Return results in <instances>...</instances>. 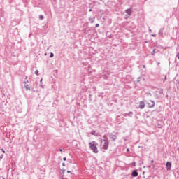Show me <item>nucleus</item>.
<instances>
[{"label": "nucleus", "mask_w": 179, "mask_h": 179, "mask_svg": "<svg viewBox=\"0 0 179 179\" xmlns=\"http://www.w3.org/2000/svg\"><path fill=\"white\" fill-rule=\"evenodd\" d=\"M125 12L127 13V15H129V16H131V13H132V10H131V8H128L127 10H125Z\"/></svg>", "instance_id": "10"}, {"label": "nucleus", "mask_w": 179, "mask_h": 179, "mask_svg": "<svg viewBox=\"0 0 179 179\" xmlns=\"http://www.w3.org/2000/svg\"><path fill=\"white\" fill-rule=\"evenodd\" d=\"M103 144L102 145V148L104 149V150H107L108 149V146L110 145V143L108 142V138H107V136L104 135L103 136Z\"/></svg>", "instance_id": "1"}, {"label": "nucleus", "mask_w": 179, "mask_h": 179, "mask_svg": "<svg viewBox=\"0 0 179 179\" xmlns=\"http://www.w3.org/2000/svg\"><path fill=\"white\" fill-rule=\"evenodd\" d=\"M39 19L41 20H43V19H44V15H39Z\"/></svg>", "instance_id": "13"}, {"label": "nucleus", "mask_w": 179, "mask_h": 179, "mask_svg": "<svg viewBox=\"0 0 179 179\" xmlns=\"http://www.w3.org/2000/svg\"><path fill=\"white\" fill-rule=\"evenodd\" d=\"M134 114V113L132 111L129 112V113H125L124 117H127V115H128V117H132V115Z\"/></svg>", "instance_id": "11"}, {"label": "nucleus", "mask_w": 179, "mask_h": 179, "mask_svg": "<svg viewBox=\"0 0 179 179\" xmlns=\"http://www.w3.org/2000/svg\"><path fill=\"white\" fill-rule=\"evenodd\" d=\"M63 160H64V162H66V157H64V158H63Z\"/></svg>", "instance_id": "24"}, {"label": "nucleus", "mask_w": 179, "mask_h": 179, "mask_svg": "<svg viewBox=\"0 0 179 179\" xmlns=\"http://www.w3.org/2000/svg\"><path fill=\"white\" fill-rule=\"evenodd\" d=\"M152 37H156V34H152Z\"/></svg>", "instance_id": "26"}, {"label": "nucleus", "mask_w": 179, "mask_h": 179, "mask_svg": "<svg viewBox=\"0 0 179 179\" xmlns=\"http://www.w3.org/2000/svg\"><path fill=\"white\" fill-rule=\"evenodd\" d=\"M101 142L103 143V140H101Z\"/></svg>", "instance_id": "33"}, {"label": "nucleus", "mask_w": 179, "mask_h": 179, "mask_svg": "<svg viewBox=\"0 0 179 179\" xmlns=\"http://www.w3.org/2000/svg\"><path fill=\"white\" fill-rule=\"evenodd\" d=\"M90 148L94 153H99V150L97 149V143H95L94 141L90 142L89 143Z\"/></svg>", "instance_id": "2"}, {"label": "nucleus", "mask_w": 179, "mask_h": 179, "mask_svg": "<svg viewBox=\"0 0 179 179\" xmlns=\"http://www.w3.org/2000/svg\"><path fill=\"white\" fill-rule=\"evenodd\" d=\"M150 31H152V29H150Z\"/></svg>", "instance_id": "34"}, {"label": "nucleus", "mask_w": 179, "mask_h": 179, "mask_svg": "<svg viewBox=\"0 0 179 179\" xmlns=\"http://www.w3.org/2000/svg\"><path fill=\"white\" fill-rule=\"evenodd\" d=\"M67 173H71V171H67Z\"/></svg>", "instance_id": "32"}, {"label": "nucleus", "mask_w": 179, "mask_h": 179, "mask_svg": "<svg viewBox=\"0 0 179 179\" xmlns=\"http://www.w3.org/2000/svg\"><path fill=\"white\" fill-rule=\"evenodd\" d=\"M35 75H37V76H38V70L35 71Z\"/></svg>", "instance_id": "17"}, {"label": "nucleus", "mask_w": 179, "mask_h": 179, "mask_svg": "<svg viewBox=\"0 0 179 179\" xmlns=\"http://www.w3.org/2000/svg\"><path fill=\"white\" fill-rule=\"evenodd\" d=\"M109 138H110V139H112L113 141H117V135H114L113 133L110 134Z\"/></svg>", "instance_id": "5"}, {"label": "nucleus", "mask_w": 179, "mask_h": 179, "mask_svg": "<svg viewBox=\"0 0 179 179\" xmlns=\"http://www.w3.org/2000/svg\"><path fill=\"white\" fill-rule=\"evenodd\" d=\"M163 31H164V28H161L158 33V34L160 37L163 36Z\"/></svg>", "instance_id": "9"}, {"label": "nucleus", "mask_w": 179, "mask_h": 179, "mask_svg": "<svg viewBox=\"0 0 179 179\" xmlns=\"http://www.w3.org/2000/svg\"><path fill=\"white\" fill-rule=\"evenodd\" d=\"M153 52H155V49L153 50Z\"/></svg>", "instance_id": "35"}, {"label": "nucleus", "mask_w": 179, "mask_h": 179, "mask_svg": "<svg viewBox=\"0 0 179 179\" xmlns=\"http://www.w3.org/2000/svg\"><path fill=\"white\" fill-rule=\"evenodd\" d=\"M147 179H150V178H148Z\"/></svg>", "instance_id": "40"}, {"label": "nucleus", "mask_w": 179, "mask_h": 179, "mask_svg": "<svg viewBox=\"0 0 179 179\" xmlns=\"http://www.w3.org/2000/svg\"><path fill=\"white\" fill-rule=\"evenodd\" d=\"M137 82H141V78H138Z\"/></svg>", "instance_id": "23"}, {"label": "nucleus", "mask_w": 179, "mask_h": 179, "mask_svg": "<svg viewBox=\"0 0 179 179\" xmlns=\"http://www.w3.org/2000/svg\"><path fill=\"white\" fill-rule=\"evenodd\" d=\"M94 133H92V135H94Z\"/></svg>", "instance_id": "38"}, {"label": "nucleus", "mask_w": 179, "mask_h": 179, "mask_svg": "<svg viewBox=\"0 0 179 179\" xmlns=\"http://www.w3.org/2000/svg\"><path fill=\"white\" fill-rule=\"evenodd\" d=\"M159 94H163V89H160L159 90Z\"/></svg>", "instance_id": "14"}, {"label": "nucleus", "mask_w": 179, "mask_h": 179, "mask_svg": "<svg viewBox=\"0 0 179 179\" xmlns=\"http://www.w3.org/2000/svg\"><path fill=\"white\" fill-rule=\"evenodd\" d=\"M132 177H138V170H134L131 173Z\"/></svg>", "instance_id": "7"}, {"label": "nucleus", "mask_w": 179, "mask_h": 179, "mask_svg": "<svg viewBox=\"0 0 179 179\" xmlns=\"http://www.w3.org/2000/svg\"><path fill=\"white\" fill-rule=\"evenodd\" d=\"M54 57V53L51 52L50 55V58H53Z\"/></svg>", "instance_id": "15"}, {"label": "nucleus", "mask_w": 179, "mask_h": 179, "mask_svg": "<svg viewBox=\"0 0 179 179\" xmlns=\"http://www.w3.org/2000/svg\"><path fill=\"white\" fill-rule=\"evenodd\" d=\"M40 87H41L42 89H44V85L43 84H41Z\"/></svg>", "instance_id": "19"}, {"label": "nucleus", "mask_w": 179, "mask_h": 179, "mask_svg": "<svg viewBox=\"0 0 179 179\" xmlns=\"http://www.w3.org/2000/svg\"><path fill=\"white\" fill-rule=\"evenodd\" d=\"M89 12H92V8H90V9L89 10Z\"/></svg>", "instance_id": "29"}, {"label": "nucleus", "mask_w": 179, "mask_h": 179, "mask_svg": "<svg viewBox=\"0 0 179 179\" xmlns=\"http://www.w3.org/2000/svg\"><path fill=\"white\" fill-rule=\"evenodd\" d=\"M40 82H41H41H43V78L41 79Z\"/></svg>", "instance_id": "27"}, {"label": "nucleus", "mask_w": 179, "mask_h": 179, "mask_svg": "<svg viewBox=\"0 0 179 179\" xmlns=\"http://www.w3.org/2000/svg\"><path fill=\"white\" fill-rule=\"evenodd\" d=\"M62 166H65V162H63V163H62Z\"/></svg>", "instance_id": "25"}, {"label": "nucleus", "mask_w": 179, "mask_h": 179, "mask_svg": "<svg viewBox=\"0 0 179 179\" xmlns=\"http://www.w3.org/2000/svg\"><path fill=\"white\" fill-rule=\"evenodd\" d=\"M176 58H178V59H179V52H177Z\"/></svg>", "instance_id": "18"}, {"label": "nucleus", "mask_w": 179, "mask_h": 179, "mask_svg": "<svg viewBox=\"0 0 179 179\" xmlns=\"http://www.w3.org/2000/svg\"><path fill=\"white\" fill-rule=\"evenodd\" d=\"M143 68H146V66L143 65Z\"/></svg>", "instance_id": "30"}, {"label": "nucleus", "mask_w": 179, "mask_h": 179, "mask_svg": "<svg viewBox=\"0 0 179 179\" xmlns=\"http://www.w3.org/2000/svg\"><path fill=\"white\" fill-rule=\"evenodd\" d=\"M127 152H129V148H127Z\"/></svg>", "instance_id": "31"}, {"label": "nucleus", "mask_w": 179, "mask_h": 179, "mask_svg": "<svg viewBox=\"0 0 179 179\" xmlns=\"http://www.w3.org/2000/svg\"><path fill=\"white\" fill-rule=\"evenodd\" d=\"M1 151H2L3 154L6 153L5 150H3V148L1 149Z\"/></svg>", "instance_id": "21"}, {"label": "nucleus", "mask_w": 179, "mask_h": 179, "mask_svg": "<svg viewBox=\"0 0 179 179\" xmlns=\"http://www.w3.org/2000/svg\"><path fill=\"white\" fill-rule=\"evenodd\" d=\"M166 170L167 171H170V170H171V162H166Z\"/></svg>", "instance_id": "6"}, {"label": "nucleus", "mask_w": 179, "mask_h": 179, "mask_svg": "<svg viewBox=\"0 0 179 179\" xmlns=\"http://www.w3.org/2000/svg\"><path fill=\"white\" fill-rule=\"evenodd\" d=\"M94 133H92V135H94Z\"/></svg>", "instance_id": "37"}, {"label": "nucleus", "mask_w": 179, "mask_h": 179, "mask_svg": "<svg viewBox=\"0 0 179 179\" xmlns=\"http://www.w3.org/2000/svg\"><path fill=\"white\" fill-rule=\"evenodd\" d=\"M138 108H141V110H143V108H145V102L143 101H140Z\"/></svg>", "instance_id": "4"}, {"label": "nucleus", "mask_w": 179, "mask_h": 179, "mask_svg": "<svg viewBox=\"0 0 179 179\" xmlns=\"http://www.w3.org/2000/svg\"><path fill=\"white\" fill-rule=\"evenodd\" d=\"M149 108H153V107H155V101L150 100V102L147 103Z\"/></svg>", "instance_id": "3"}, {"label": "nucleus", "mask_w": 179, "mask_h": 179, "mask_svg": "<svg viewBox=\"0 0 179 179\" xmlns=\"http://www.w3.org/2000/svg\"><path fill=\"white\" fill-rule=\"evenodd\" d=\"M3 159V154H1L0 155V160Z\"/></svg>", "instance_id": "16"}, {"label": "nucleus", "mask_w": 179, "mask_h": 179, "mask_svg": "<svg viewBox=\"0 0 179 179\" xmlns=\"http://www.w3.org/2000/svg\"><path fill=\"white\" fill-rule=\"evenodd\" d=\"M65 171V170L63 171V173Z\"/></svg>", "instance_id": "39"}, {"label": "nucleus", "mask_w": 179, "mask_h": 179, "mask_svg": "<svg viewBox=\"0 0 179 179\" xmlns=\"http://www.w3.org/2000/svg\"><path fill=\"white\" fill-rule=\"evenodd\" d=\"M59 152H62V149H59Z\"/></svg>", "instance_id": "28"}, {"label": "nucleus", "mask_w": 179, "mask_h": 179, "mask_svg": "<svg viewBox=\"0 0 179 179\" xmlns=\"http://www.w3.org/2000/svg\"><path fill=\"white\" fill-rule=\"evenodd\" d=\"M27 83H29L28 80L24 82V87H25L26 90H30V86L28 84H27Z\"/></svg>", "instance_id": "8"}, {"label": "nucleus", "mask_w": 179, "mask_h": 179, "mask_svg": "<svg viewBox=\"0 0 179 179\" xmlns=\"http://www.w3.org/2000/svg\"><path fill=\"white\" fill-rule=\"evenodd\" d=\"M132 165L134 166H136V162H134V163L132 164Z\"/></svg>", "instance_id": "22"}, {"label": "nucleus", "mask_w": 179, "mask_h": 179, "mask_svg": "<svg viewBox=\"0 0 179 179\" xmlns=\"http://www.w3.org/2000/svg\"><path fill=\"white\" fill-rule=\"evenodd\" d=\"M45 55H47V53H45Z\"/></svg>", "instance_id": "36"}, {"label": "nucleus", "mask_w": 179, "mask_h": 179, "mask_svg": "<svg viewBox=\"0 0 179 179\" xmlns=\"http://www.w3.org/2000/svg\"><path fill=\"white\" fill-rule=\"evenodd\" d=\"M94 17H93V18H92V17H90L89 18V20H90V23H94Z\"/></svg>", "instance_id": "12"}, {"label": "nucleus", "mask_w": 179, "mask_h": 179, "mask_svg": "<svg viewBox=\"0 0 179 179\" xmlns=\"http://www.w3.org/2000/svg\"><path fill=\"white\" fill-rule=\"evenodd\" d=\"M100 24H96L95 27H99Z\"/></svg>", "instance_id": "20"}]
</instances>
